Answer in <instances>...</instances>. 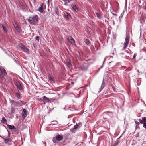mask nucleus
Wrapping results in <instances>:
<instances>
[{
  "label": "nucleus",
  "instance_id": "c85d7f7f",
  "mask_svg": "<svg viewBox=\"0 0 146 146\" xmlns=\"http://www.w3.org/2000/svg\"><path fill=\"white\" fill-rule=\"evenodd\" d=\"M39 100L41 102H44L43 97L40 99Z\"/></svg>",
  "mask_w": 146,
  "mask_h": 146
},
{
  "label": "nucleus",
  "instance_id": "6e6552de",
  "mask_svg": "<svg viewBox=\"0 0 146 146\" xmlns=\"http://www.w3.org/2000/svg\"><path fill=\"white\" fill-rule=\"evenodd\" d=\"M27 114L26 110L24 109L23 110V112L22 113V117L23 118H25L27 116Z\"/></svg>",
  "mask_w": 146,
  "mask_h": 146
},
{
  "label": "nucleus",
  "instance_id": "473e14b6",
  "mask_svg": "<svg viewBox=\"0 0 146 146\" xmlns=\"http://www.w3.org/2000/svg\"><path fill=\"white\" fill-rule=\"evenodd\" d=\"M0 78H2L3 80L4 79V78H3V77L1 75H0Z\"/></svg>",
  "mask_w": 146,
  "mask_h": 146
},
{
  "label": "nucleus",
  "instance_id": "4468645a",
  "mask_svg": "<svg viewBox=\"0 0 146 146\" xmlns=\"http://www.w3.org/2000/svg\"><path fill=\"white\" fill-rule=\"evenodd\" d=\"M66 64L69 68H71L72 66V64L70 63V61L69 60L67 61V62H66Z\"/></svg>",
  "mask_w": 146,
  "mask_h": 146
},
{
  "label": "nucleus",
  "instance_id": "f03ea898",
  "mask_svg": "<svg viewBox=\"0 0 146 146\" xmlns=\"http://www.w3.org/2000/svg\"><path fill=\"white\" fill-rule=\"evenodd\" d=\"M19 46L25 52L27 53H29V49L24 46L22 43H20L19 44Z\"/></svg>",
  "mask_w": 146,
  "mask_h": 146
},
{
  "label": "nucleus",
  "instance_id": "b1692460",
  "mask_svg": "<svg viewBox=\"0 0 146 146\" xmlns=\"http://www.w3.org/2000/svg\"><path fill=\"white\" fill-rule=\"evenodd\" d=\"M85 42L86 44L87 45H89L90 44V41L87 39L86 40Z\"/></svg>",
  "mask_w": 146,
  "mask_h": 146
},
{
  "label": "nucleus",
  "instance_id": "f704fd0d",
  "mask_svg": "<svg viewBox=\"0 0 146 146\" xmlns=\"http://www.w3.org/2000/svg\"><path fill=\"white\" fill-rule=\"evenodd\" d=\"M145 9L146 10V7L145 8Z\"/></svg>",
  "mask_w": 146,
  "mask_h": 146
},
{
  "label": "nucleus",
  "instance_id": "7ed1b4c3",
  "mask_svg": "<svg viewBox=\"0 0 146 146\" xmlns=\"http://www.w3.org/2000/svg\"><path fill=\"white\" fill-rule=\"evenodd\" d=\"M129 37L128 36H127L126 38L125 39L124 43L123 44V50L125 49L127 46L129 41Z\"/></svg>",
  "mask_w": 146,
  "mask_h": 146
},
{
  "label": "nucleus",
  "instance_id": "423d86ee",
  "mask_svg": "<svg viewBox=\"0 0 146 146\" xmlns=\"http://www.w3.org/2000/svg\"><path fill=\"white\" fill-rule=\"evenodd\" d=\"M64 17L67 19H70L71 18L70 15L66 12L64 13Z\"/></svg>",
  "mask_w": 146,
  "mask_h": 146
},
{
  "label": "nucleus",
  "instance_id": "a878e982",
  "mask_svg": "<svg viewBox=\"0 0 146 146\" xmlns=\"http://www.w3.org/2000/svg\"><path fill=\"white\" fill-rule=\"evenodd\" d=\"M2 26L3 28V30L6 32L7 31V30L6 28L3 25H2Z\"/></svg>",
  "mask_w": 146,
  "mask_h": 146
},
{
  "label": "nucleus",
  "instance_id": "20e7f679",
  "mask_svg": "<svg viewBox=\"0 0 146 146\" xmlns=\"http://www.w3.org/2000/svg\"><path fill=\"white\" fill-rule=\"evenodd\" d=\"M77 67L80 70H85L87 68V65L86 64L84 63L82 66H81L78 65L77 66Z\"/></svg>",
  "mask_w": 146,
  "mask_h": 146
},
{
  "label": "nucleus",
  "instance_id": "dca6fc26",
  "mask_svg": "<svg viewBox=\"0 0 146 146\" xmlns=\"http://www.w3.org/2000/svg\"><path fill=\"white\" fill-rule=\"evenodd\" d=\"M56 139L58 141H60L62 139L63 137L60 135H58L56 136Z\"/></svg>",
  "mask_w": 146,
  "mask_h": 146
},
{
  "label": "nucleus",
  "instance_id": "6ab92c4d",
  "mask_svg": "<svg viewBox=\"0 0 146 146\" xmlns=\"http://www.w3.org/2000/svg\"><path fill=\"white\" fill-rule=\"evenodd\" d=\"M13 25L14 26V27L16 29V30L17 31H18L19 28L18 27L17 24L16 23H15L14 24H13Z\"/></svg>",
  "mask_w": 146,
  "mask_h": 146
},
{
  "label": "nucleus",
  "instance_id": "f8f14e48",
  "mask_svg": "<svg viewBox=\"0 0 146 146\" xmlns=\"http://www.w3.org/2000/svg\"><path fill=\"white\" fill-rule=\"evenodd\" d=\"M0 70L3 74H4L5 76H6L7 74L5 71L4 68L1 67L0 68Z\"/></svg>",
  "mask_w": 146,
  "mask_h": 146
},
{
  "label": "nucleus",
  "instance_id": "72a5a7b5",
  "mask_svg": "<svg viewBox=\"0 0 146 146\" xmlns=\"http://www.w3.org/2000/svg\"><path fill=\"white\" fill-rule=\"evenodd\" d=\"M106 57L105 58H104V61H103V63H104V62L105 61V60H106Z\"/></svg>",
  "mask_w": 146,
  "mask_h": 146
},
{
  "label": "nucleus",
  "instance_id": "9b49d317",
  "mask_svg": "<svg viewBox=\"0 0 146 146\" xmlns=\"http://www.w3.org/2000/svg\"><path fill=\"white\" fill-rule=\"evenodd\" d=\"M82 124L81 123H79L78 124H76L74 127V129H76L82 126Z\"/></svg>",
  "mask_w": 146,
  "mask_h": 146
},
{
  "label": "nucleus",
  "instance_id": "9d476101",
  "mask_svg": "<svg viewBox=\"0 0 146 146\" xmlns=\"http://www.w3.org/2000/svg\"><path fill=\"white\" fill-rule=\"evenodd\" d=\"M15 85L20 90H22V87L19 82H16L15 84Z\"/></svg>",
  "mask_w": 146,
  "mask_h": 146
},
{
  "label": "nucleus",
  "instance_id": "c756f323",
  "mask_svg": "<svg viewBox=\"0 0 146 146\" xmlns=\"http://www.w3.org/2000/svg\"><path fill=\"white\" fill-rule=\"evenodd\" d=\"M137 54L135 53L133 56V58L134 60L135 59V57L137 56Z\"/></svg>",
  "mask_w": 146,
  "mask_h": 146
},
{
  "label": "nucleus",
  "instance_id": "1a4fd4ad",
  "mask_svg": "<svg viewBox=\"0 0 146 146\" xmlns=\"http://www.w3.org/2000/svg\"><path fill=\"white\" fill-rule=\"evenodd\" d=\"M139 121L140 123L143 124L144 123L146 122V118L143 117L142 119H139Z\"/></svg>",
  "mask_w": 146,
  "mask_h": 146
},
{
  "label": "nucleus",
  "instance_id": "2eb2a0df",
  "mask_svg": "<svg viewBox=\"0 0 146 146\" xmlns=\"http://www.w3.org/2000/svg\"><path fill=\"white\" fill-rule=\"evenodd\" d=\"M72 7L73 9V10L75 11V12H77L78 11V9L76 7V6L74 5H72Z\"/></svg>",
  "mask_w": 146,
  "mask_h": 146
},
{
  "label": "nucleus",
  "instance_id": "7c9ffc66",
  "mask_svg": "<svg viewBox=\"0 0 146 146\" xmlns=\"http://www.w3.org/2000/svg\"><path fill=\"white\" fill-rule=\"evenodd\" d=\"M50 80L51 81H54V80H53V79L51 77H50Z\"/></svg>",
  "mask_w": 146,
  "mask_h": 146
},
{
  "label": "nucleus",
  "instance_id": "2f4dec72",
  "mask_svg": "<svg viewBox=\"0 0 146 146\" xmlns=\"http://www.w3.org/2000/svg\"><path fill=\"white\" fill-rule=\"evenodd\" d=\"M8 137H10V133L9 131H8Z\"/></svg>",
  "mask_w": 146,
  "mask_h": 146
},
{
  "label": "nucleus",
  "instance_id": "ddd939ff",
  "mask_svg": "<svg viewBox=\"0 0 146 146\" xmlns=\"http://www.w3.org/2000/svg\"><path fill=\"white\" fill-rule=\"evenodd\" d=\"M7 125L9 128L11 130H14L16 129L15 126L13 125L7 124Z\"/></svg>",
  "mask_w": 146,
  "mask_h": 146
},
{
  "label": "nucleus",
  "instance_id": "f257e3e1",
  "mask_svg": "<svg viewBox=\"0 0 146 146\" xmlns=\"http://www.w3.org/2000/svg\"><path fill=\"white\" fill-rule=\"evenodd\" d=\"M38 16L36 15H34L29 17L28 21L29 23L32 25H35L38 23Z\"/></svg>",
  "mask_w": 146,
  "mask_h": 146
},
{
  "label": "nucleus",
  "instance_id": "f3484780",
  "mask_svg": "<svg viewBox=\"0 0 146 146\" xmlns=\"http://www.w3.org/2000/svg\"><path fill=\"white\" fill-rule=\"evenodd\" d=\"M105 86V83L104 82V81H103V82H102V84L101 85L100 88V91H101L102 89L104 88Z\"/></svg>",
  "mask_w": 146,
  "mask_h": 146
},
{
  "label": "nucleus",
  "instance_id": "cd10ccee",
  "mask_svg": "<svg viewBox=\"0 0 146 146\" xmlns=\"http://www.w3.org/2000/svg\"><path fill=\"white\" fill-rule=\"evenodd\" d=\"M143 126L146 129V122L143 123Z\"/></svg>",
  "mask_w": 146,
  "mask_h": 146
},
{
  "label": "nucleus",
  "instance_id": "393cba45",
  "mask_svg": "<svg viewBox=\"0 0 146 146\" xmlns=\"http://www.w3.org/2000/svg\"><path fill=\"white\" fill-rule=\"evenodd\" d=\"M96 16L99 19H100V14L98 13H96Z\"/></svg>",
  "mask_w": 146,
  "mask_h": 146
},
{
  "label": "nucleus",
  "instance_id": "aec40b11",
  "mask_svg": "<svg viewBox=\"0 0 146 146\" xmlns=\"http://www.w3.org/2000/svg\"><path fill=\"white\" fill-rule=\"evenodd\" d=\"M2 121L4 123L6 124H7V121L5 118L4 117H3L2 119Z\"/></svg>",
  "mask_w": 146,
  "mask_h": 146
},
{
  "label": "nucleus",
  "instance_id": "5701e85b",
  "mask_svg": "<svg viewBox=\"0 0 146 146\" xmlns=\"http://www.w3.org/2000/svg\"><path fill=\"white\" fill-rule=\"evenodd\" d=\"M38 11L42 13L43 11V8L42 7H41L39 8Z\"/></svg>",
  "mask_w": 146,
  "mask_h": 146
},
{
  "label": "nucleus",
  "instance_id": "39448f33",
  "mask_svg": "<svg viewBox=\"0 0 146 146\" xmlns=\"http://www.w3.org/2000/svg\"><path fill=\"white\" fill-rule=\"evenodd\" d=\"M0 137L4 140L5 143L6 144L8 143L9 142H11V138H4L3 137H2L1 136H0Z\"/></svg>",
  "mask_w": 146,
  "mask_h": 146
},
{
  "label": "nucleus",
  "instance_id": "a211bd4d",
  "mask_svg": "<svg viewBox=\"0 0 146 146\" xmlns=\"http://www.w3.org/2000/svg\"><path fill=\"white\" fill-rule=\"evenodd\" d=\"M44 98V102H49V100L48 98L47 97H46L45 96H44L43 97Z\"/></svg>",
  "mask_w": 146,
  "mask_h": 146
},
{
  "label": "nucleus",
  "instance_id": "412c9836",
  "mask_svg": "<svg viewBox=\"0 0 146 146\" xmlns=\"http://www.w3.org/2000/svg\"><path fill=\"white\" fill-rule=\"evenodd\" d=\"M16 95L18 99H20L21 98L20 94L19 92H16Z\"/></svg>",
  "mask_w": 146,
  "mask_h": 146
},
{
  "label": "nucleus",
  "instance_id": "bb28decb",
  "mask_svg": "<svg viewBox=\"0 0 146 146\" xmlns=\"http://www.w3.org/2000/svg\"><path fill=\"white\" fill-rule=\"evenodd\" d=\"M36 39L38 40V41H39V36H36V37L35 38Z\"/></svg>",
  "mask_w": 146,
  "mask_h": 146
},
{
  "label": "nucleus",
  "instance_id": "4be33fe9",
  "mask_svg": "<svg viewBox=\"0 0 146 146\" xmlns=\"http://www.w3.org/2000/svg\"><path fill=\"white\" fill-rule=\"evenodd\" d=\"M72 0H63L64 1L65 3V4L70 3Z\"/></svg>",
  "mask_w": 146,
  "mask_h": 146
},
{
  "label": "nucleus",
  "instance_id": "0eeeda50",
  "mask_svg": "<svg viewBox=\"0 0 146 146\" xmlns=\"http://www.w3.org/2000/svg\"><path fill=\"white\" fill-rule=\"evenodd\" d=\"M68 40V41L71 44H74V40L70 36H68L67 38Z\"/></svg>",
  "mask_w": 146,
  "mask_h": 146
}]
</instances>
